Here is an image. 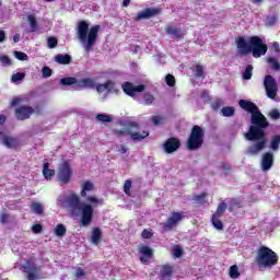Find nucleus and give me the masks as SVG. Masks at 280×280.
<instances>
[{"instance_id": "19", "label": "nucleus", "mask_w": 280, "mask_h": 280, "mask_svg": "<svg viewBox=\"0 0 280 280\" xmlns=\"http://www.w3.org/2000/svg\"><path fill=\"white\" fill-rule=\"evenodd\" d=\"M77 89H95V81L91 78L77 80Z\"/></svg>"}, {"instance_id": "17", "label": "nucleus", "mask_w": 280, "mask_h": 280, "mask_svg": "<svg viewBox=\"0 0 280 280\" xmlns=\"http://www.w3.org/2000/svg\"><path fill=\"white\" fill-rule=\"evenodd\" d=\"M132 128L138 130L139 124H137L135 121H129L127 124V129H114V135H115V137H126L127 135L130 133V130H132Z\"/></svg>"}, {"instance_id": "53", "label": "nucleus", "mask_w": 280, "mask_h": 280, "mask_svg": "<svg viewBox=\"0 0 280 280\" xmlns=\"http://www.w3.org/2000/svg\"><path fill=\"white\" fill-rule=\"evenodd\" d=\"M222 107V100L217 98L212 104H211V108H213L214 110H220V108Z\"/></svg>"}, {"instance_id": "30", "label": "nucleus", "mask_w": 280, "mask_h": 280, "mask_svg": "<svg viewBox=\"0 0 280 280\" xmlns=\"http://www.w3.org/2000/svg\"><path fill=\"white\" fill-rule=\"evenodd\" d=\"M221 217H211V222L212 225L214 226V229H217V231H224V223H222V220H220Z\"/></svg>"}, {"instance_id": "43", "label": "nucleus", "mask_w": 280, "mask_h": 280, "mask_svg": "<svg viewBox=\"0 0 280 280\" xmlns=\"http://www.w3.org/2000/svg\"><path fill=\"white\" fill-rule=\"evenodd\" d=\"M14 56L18 60H21L22 62L30 60V57L27 56V54L23 51H14Z\"/></svg>"}, {"instance_id": "9", "label": "nucleus", "mask_w": 280, "mask_h": 280, "mask_svg": "<svg viewBox=\"0 0 280 280\" xmlns=\"http://www.w3.org/2000/svg\"><path fill=\"white\" fill-rule=\"evenodd\" d=\"M183 220H185V212H172L171 217L164 223V231H172L175 226H178V223L183 222Z\"/></svg>"}, {"instance_id": "5", "label": "nucleus", "mask_w": 280, "mask_h": 280, "mask_svg": "<svg viewBox=\"0 0 280 280\" xmlns=\"http://www.w3.org/2000/svg\"><path fill=\"white\" fill-rule=\"evenodd\" d=\"M255 260L258 268H272V266L279 264V256L269 247L260 246L257 250Z\"/></svg>"}, {"instance_id": "32", "label": "nucleus", "mask_w": 280, "mask_h": 280, "mask_svg": "<svg viewBox=\"0 0 280 280\" xmlns=\"http://www.w3.org/2000/svg\"><path fill=\"white\" fill-rule=\"evenodd\" d=\"M27 21L31 26V32H38V22L36 21V16L30 14L27 15Z\"/></svg>"}, {"instance_id": "18", "label": "nucleus", "mask_w": 280, "mask_h": 280, "mask_svg": "<svg viewBox=\"0 0 280 280\" xmlns=\"http://www.w3.org/2000/svg\"><path fill=\"white\" fill-rule=\"evenodd\" d=\"M174 277V267L171 265H163L160 271L161 280H172Z\"/></svg>"}, {"instance_id": "51", "label": "nucleus", "mask_w": 280, "mask_h": 280, "mask_svg": "<svg viewBox=\"0 0 280 280\" xmlns=\"http://www.w3.org/2000/svg\"><path fill=\"white\" fill-rule=\"evenodd\" d=\"M19 104H23V98L21 96H15L12 98L10 107L14 108V106H19Z\"/></svg>"}, {"instance_id": "28", "label": "nucleus", "mask_w": 280, "mask_h": 280, "mask_svg": "<svg viewBox=\"0 0 280 280\" xmlns=\"http://www.w3.org/2000/svg\"><path fill=\"white\" fill-rule=\"evenodd\" d=\"M105 91H107V93H115L116 95L119 93V89L115 88V81L113 80L105 82Z\"/></svg>"}, {"instance_id": "25", "label": "nucleus", "mask_w": 280, "mask_h": 280, "mask_svg": "<svg viewBox=\"0 0 280 280\" xmlns=\"http://www.w3.org/2000/svg\"><path fill=\"white\" fill-rule=\"evenodd\" d=\"M61 86H73V84L75 85V89H78V79H75L74 77H68V78H62L60 79Z\"/></svg>"}, {"instance_id": "37", "label": "nucleus", "mask_w": 280, "mask_h": 280, "mask_svg": "<svg viewBox=\"0 0 280 280\" xmlns=\"http://www.w3.org/2000/svg\"><path fill=\"white\" fill-rule=\"evenodd\" d=\"M31 208L37 215H43L45 209L43 208V205L39 202H33Z\"/></svg>"}, {"instance_id": "52", "label": "nucleus", "mask_w": 280, "mask_h": 280, "mask_svg": "<svg viewBox=\"0 0 280 280\" xmlns=\"http://www.w3.org/2000/svg\"><path fill=\"white\" fill-rule=\"evenodd\" d=\"M269 117L271 119H275V120L280 119V112H279V109H277V108L271 109L269 112Z\"/></svg>"}, {"instance_id": "47", "label": "nucleus", "mask_w": 280, "mask_h": 280, "mask_svg": "<svg viewBox=\"0 0 280 280\" xmlns=\"http://www.w3.org/2000/svg\"><path fill=\"white\" fill-rule=\"evenodd\" d=\"M0 62L3 67H10L12 65V59L7 55L0 56Z\"/></svg>"}, {"instance_id": "20", "label": "nucleus", "mask_w": 280, "mask_h": 280, "mask_svg": "<svg viewBox=\"0 0 280 280\" xmlns=\"http://www.w3.org/2000/svg\"><path fill=\"white\" fill-rule=\"evenodd\" d=\"M81 187V198H86V194H89L90 191H95V184H93V182L90 180L84 182Z\"/></svg>"}, {"instance_id": "59", "label": "nucleus", "mask_w": 280, "mask_h": 280, "mask_svg": "<svg viewBox=\"0 0 280 280\" xmlns=\"http://www.w3.org/2000/svg\"><path fill=\"white\" fill-rule=\"evenodd\" d=\"M96 91H97V93H104V91H106V85H105V83H100V84H97L96 85Z\"/></svg>"}, {"instance_id": "60", "label": "nucleus", "mask_w": 280, "mask_h": 280, "mask_svg": "<svg viewBox=\"0 0 280 280\" xmlns=\"http://www.w3.org/2000/svg\"><path fill=\"white\" fill-rule=\"evenodd\" d=\"M84 270L82 268H78L75 271V277L77 279H82V277H84Z\"/></svg>"}, {"instance_id": "2", "label": "nucleus", "mask_w": 280, "mask_h": 280, "mask_svg": "<svg viewBox=\"0 0 280 280\" xmlns=\"http://www.w3.org/2000/svg\"><path fill=\"white\" fill-rule=\"evenodd\" d=\"M67 207L70 208V213L73 217H78L81 213L80 224L84 229L91 226L93 223V215L95 213V209L93 205L82 201L80 196L75 192L70 194L67 199Z\"/></svg>"}, {"instance_id": "36", "label": "nucleus", "mask_w": 280, "mask_h": 280, "mask_svg": "<svg viewBox=\"0 0 280 280\" xmlns=\"http://www.w3.org/2000/svg\"><path fill=\"white\" fill-rule=\"evenodd\" d=\"M279 145H280V135H276L271 138V142H270V148L273 151L279 150Z\"/></svg>"}, {"instance_id": "39", "label": "nucleus", "mask_w": 280, "mask_h": 280, "mask_svg": "<svg viewBox=\"0 0 280 280\" xmlns=\"http://www.w3.org/2000/svg\"><path fill=\"white\" fill-rule=\"evenodd\" d=\"M195 75L196 78H205V68L202 67V65L197 63L195 66Z\"/></svg>"}, {"instance_id": "38", "label": "nucleus", "mask_w": 280, "mask_h": 280, "mask_svg": "<svg viewBox=\"0 0 280 280\" xmlns=\"http://www.w3.org/2000/svg\"><path fill=\"white\" fill-rule=\"evenodd\" d=\"M194 200H195V202H197V205L207 203V192H202L201 195L195 196Z\"/></svg>"}, {"instance_id": "8", "label": "nucleus", "mask_w": 280, "mask_h": 280, "mask_svg": "<svg viewBox=\"0 0 280 280\" xmlns=\"http://www.w3.org/2000/svg\"><path fill=\"white\" fill-rule=\"evenodd\" d=\"M264 86L267 93V97H269V100H275V97H277L278 86L277 81L272 75L268 74L265 77Z\"/></svg>"}, {"instance_id": "14", "label": "nucleus", "mask_w": 280, "mask_h": 280, "mask_svg": "<svg viewBox=\"0 0 280 280\" xmlns=\"http://www.w3.org/2000/svg\"><path fill=\"white\" fill-rule=\"evenodd\" d=\"M275 165V154L272 152H266L261 158V170L268 172Z\"/></svg>"}, {"instance_id": "15", "label": "nucleus", "mask_w": 280, "mask_h": 280, "mask_svg": "<svg viewBox=\"0 0 280 280\" xmlns=\"http://www.w3.org/2000/svg\"><path fill=\"white\" fill-rule=\"evenodd\" d=\"M139 253L142 255L140 257V261L141 264H148L150 257H152L154 249H152L150 246L148 245H141L139 247Z\"/></svg>"}, {"instance_id": "61", "label": "nucleus", "mask_w": 280, "mask_h": 280, "mask_svg": "<svg viewBox=\"0 0 280 280\" xmlns=\"http://www.w3.org/2000/svg\"><path fill=\"white\" fill-rule=\"evenodd\" d=\"M222 170H224L225 172H231L232 167L231 164L228 163H222Z\"/></svg>"}, {"instance_id": "58", "label": "nucleus", "mask_w": 280, "mask_h": 280, "mask_svg": "<svg viewBox=\"0 0 280 280\" xmlns=\"http://www.w3.org/2000/svg\"><path fill=\"white\" fill-rule=\"evenodd\" d=\"M162 119L163 118L161 116H153L152 117V122H153L154 126H159V124H161Z\"/></svg>"}, {"instance_id": "16", "label": "nucleus", "mask_w": 280, "mask_h": 280, "mask_svg": "<svg viewBox=\"0 0 280 280\" xmlns=\"http://www.w3.org/2000/svg\"><path fill=\"white\" fill-rule=\"evenodd\" d=\"M166 34H168L172 38H183L187 34V30L174 27L168 25L165 30Z\"/></svg>"}, {"instance_id": "64", "label": "nucleus", "mask_w": 280, "mask_h": 280, "mask_svg": "<svg viewBox=\"0 0 280 280\" xmlns=\"http://www.w3.org/2000/svg\"><path fill=\"white\" fill-rule=\"evenodd\" d=\"M27 279H28V280H35V279H36V273H34V272H28V273H27Z\"/></svg>"}, {"instance_id": "13", "label": "nucleus", "mask_w": 280, "mask_h": 280, "mask_svg": "<svg viewBox=\"0 0 280 280\" xmlns=\"http://www.w3.org/2000/svg\"><path fill=\"white\" fill-rule=\"evenodd\" d=\"M158 14H161V9L147 8L143 11L139 12L133 21L139 22L145 19H152V16H156Z\"/></svg>"}, {"instance_id": "54", "label": "nucleus", "mask_w": 280, "mask_h": 280, "mask_svg": "<svg viewBox=\"0 0 280 280\" xmlns=\"http://www.w3.org/2000/svg\"><path fill=\"white\" fill-rule=\"evenodd\" d=\"M144 102L147 104V106H150V104H152L154 102V95L147 93L144 94Z\"/></svg>"}, {"instance_id": "7", "label": "nucleus", "mask_w": 280, "mask_h": 280, "mask_svg": "<svg viewBox=\"0 0 280 280\" xmlns=\"http://www.w3.org/2000/svg\"><path fill=\"white\" fill-rule=\"evenodd\" d=\"M71 176H73L71 165L68 161H63L61 164H59L58 180H60V183H63V185H67L71 182Z\"/></svg>"}, {"instance_id": "6", "label": "nucleus", "mask_w": 280, "mask_h": 280, "mask_svg": "<svg viewBox=\"0 0 280 280\" xmlns=\"http://www.w3.org/2000/svg\"><path fill=\"white\" fill-rule=\"evenodd\" d=\"M205 143V129L202 127L195 125L191 128L190 136L186 142L187 149L192 150H200L202 144Z\"/></svg>"}, {"instance_id": "55", "label": "nucleus", "mask_w": 280, "mask_h": 280, "mask_svg": "<svg viewBox=\"0 0 280 280\" xmlns=\"http://www.w3.org/2000/svg\"><path fill=\"white\" fill-rule=\"evenodd\" d=\"M86 202H90V205H100V199L95 196H88Z\"/></svg>"}, {"instance_id": "63", "label": "nucleus", "mask_w": 280, "mask_h": 280, "mask_svg": "<svg viewBox=\"0 0 280 280\" xmlns=\"http://www.w3.org/2000/svg\"><path fill=\"white\" fill-rule=\"evenodd\" d=\"M33 109H34L35 115H43V108L37 106V107L33 108Z\"/></svg>"}, {"instance_id": "33", "label": "nucleus", "mask_w": 280, "mask_h": 280, "mask_svg": "<svg viewBox=\"0 0 280 280\" xmlns=\"http://www.w3.org/2000/svg\"><path fill=\"white\" fill-rule=\"evenodd\" d=\"M226 213V203L221 202L219 203L217 211L212 214L214 218H221V215H224Z\"/></svg>"}, {"instance_id": "10", "label": "nucleus", "mask_w": 280, "mask_h": 280, "mask_svg": "<svg viewBox=\"0 0 280 280\" xmlns=\"http://www.w3.org/2000/svg\"><path fill=\"white\" fill-rule=\"evenodd\" d=\"M34 114V107L30 105H21L15 108L14 115L18 121H25L26 119H30Z\"/></svg>"}, {"instance_id": "42", "label": "nucleus", "mask_w": 280, "mask_h": 280, "mask_svg": "<svg viewBox=\"0 0 280 280\" xmlns=\"http://www.w3.org/2000/svg\"><path fill=\"white\" fill-rule=\"evenodd\" d=\"M0 224H10V213L7 211L0 213Z\"/></svg>"}, {"instance_id": "4", "label": "nucleus", "mask_w": 280, "mask_h": 280, "mask_svg": "<svg viewBox=\"0 0 280 280\" xmlns=\"http://www.w3.org/2000/svg\"><path fill=\"white\" fill-rule=\"evenodd\" d=\"M101 27L102 26L100 25H93L91 27V24L84 20L78 23L77 36L79 40L84 45L85 51H91V49L95 47V44L97 43V38L100 36L98 34Z\"/></svg>"}, {"instance_id": "50", "label": "nucleus", "mask_w": 280, "mask_h": 280, "mask_svg": "<svg viewBox=\"0 0 280 280\" xmlns=\"http://www.w3.org/2000/svg\"><path fill=\"white\" fill-rule=\"evenodd\" d=\"M22 80H25V73L23 72H16L12 75V82H21Z\"/></svg>"}, {"instance_id": "44", "label": "nucleus", "mask_w": 280, "mask_h": 280, "mask_svg": "<svg viewBox=\"0 0 280 280\" xmlns=\"http://www.w3.org/2000/svg\"><path fill=\"white\" fill-rule=\"evenodd\" d=\"M47 45L49 49H56L58 47V38L56 37H48Z\"/></svg>"}, {"instance_id": "48", "label": "nucleus", "mask_w": 280, "mask_h": 280, "mask_svg": "<svg viewBox=\"0 0 280 280\" xmlns=\"http://www.w3.org/2000/svg\"><path fill=\"white\" fill-rule=\"evenodd\" d=\"M153 235H154V233H152V229H144L143 231H142V233H141V237L143 238V240H152V237H153Z\"/></svg>"}, {"instance_id": "40", "label": "nucleus", "mask_w": 280, "mask_h": 280, "mask_svg": "<svg viewBox=\"0 0 280 280\" xmlns=\"http://www.w3.org/2000/svg\"><path fill=\"white\" fill-rule=\"evenodd\" d=\"M267 62L270 63V67L273 71H279L280 69V63L279 61H277V59L275 57H269Z\"/></svg>"}, {"instance_id": "23", "label": "nucleus", "mask_w": 280, "mask_h": 280, "mask_svg": "<svg viewBox=\"0 0 280 280\" xmlns=\"http://www.w3.org/2000/svg\"><path fill=\"white\" fill-rule=\"evenodd\" d=\"M244 201L241 198H232L229 202V211L233 213L236 209H242Z\"/></svg>"}, {"instance_id": "3", "label": "nucleus", "mask_w": 280, "mask_h": 280, "mask_svg": "<svg viewBox=\"0 0 280 280\" xmlns=\"http://www.w3.org/2000/svg\"><path fill=\"white\" fill-rule=\"evenodd\" d=\"M236 49L240 56L253 54L254 58H261V56L268 54V45L257 35L248 37L247 40L243 36H238L236 38Z\"/></svg>"}, {"instance_id": "24", "label": "nucleus", "mask_w": 280, "mask_h": 280, "mask_svg": "<svg viewBox=\"0 0 280 280\" xmlns=\"http://www.w3.org/2000/svg\"><path fill=\"white\" fill-rule=\"evenodd\" d=\"M43 176L46 178V180H51V178H54V176H56V171L49 168V163L48 162L44 163Z\"/></svg>"}, {"instance_id": "31", "label": "nucleus", "mask_w": 280, "mask_h": 280, "mask_svg": "<svg viewBox=\"0 0 280 280\" xmlns=\"http://www.w3.org/2000/svg\"><path fill=\"white\" fill-rule=\"evenodd\" d=\"M229 275L231 279H240V277L242 276V273L240 272V267H237V265L231 266Z\"/></svg>"}, {"instance_id": "26", "label": "nucleus", "mask_w": 280, "mask_h": 280, "mask_svg": "<svg viewBox=\"0 0 280 280\" xmlns=\"http://www.w3.org/2000/svg\"><path fill=\"white\" fill-rule=\"evenodd\" d=\"M3 143L9 149L19 148V140H16L15 138H12V137L3 138Z\"/></svg>"}, {"instance_id": "11", "label": "nucleus", "mask_w": 280, "mask_h": 280, "mask_svg": "<svg viewBox=\"0 0 280 280\" xmlns=\"http://www.w3.org/2000/svg\"><path fill=\"white\" fill-rule=\"evenodd\" d=\"M180 149V139L176 137H171L165 140L163 143V150L166 154H174V152H178Z\"/></svg>"}, {"instance_id": "21", "label": "nucleus", "mask_w": 280, "mask_h": 280, "mask_svg": "<svg viewBox=\"0 0 280 280\" xmlns=\"http://www.w3.org/2000/svg\"><path fill=\"white\" fill-rule=\"evenodd\" d=\"M91 242L95 246L102 243V229L100 228L92 229Z\"/></svg>"}, {"instance_id": "29", "label": "nucleus", "mask_w": 280, "mask_h": 280, "mask_svg": "<svg viewBox=\"0 0 280 280\" xmlns=\"http://www.w3.org/2000/svg\"><path fill=\"white\" fill-rule=\"evenodd\" d=\"M55 235L57 237H65L67 235V226L62 223L57 224L55 228Z\"/></svg>"}, {"instance_id": "12", "label": "nucleus", "mask_w": 280, "mask_h": 280, "mask_svg": "<svg viewBox=\"0 0 280 280\" xmlns=\"http://www.w3.org/2000/svg\"><path fill=\"white\" fill-rule=\"evenodd\" d=\"M122 91L124 93H126V95H128L129 97H135V95H137V93H143V91H145V85L140 84V85H133L130 82H125L122 84Z\"/></svg>"}, {"instance_id": "45", "label": "nucleus", "mask_w": 280, "mask_h": 280, "mask_svg": "<svg viewBox=\"0 0 280 280\" xmlns=\"http://www.w3.org/2000/svg\"><path fill=\"white\" fill-rule=\"evenodd\" d=\"M130 189H132V180L127 179L124 184V191L126 196H131Z\"/></svg>"}, {"instance_id": "46", "label": "nucleus", "mask_w": 280, "mask_h": 280, "mask_svg": "<svg viewBox=\"0 0 280 280\" xmlns=\"http://www.w3.org/2000/svg\"><path fill=\"white\" fill-rule=\"evenodd\" d=\"M165 82L167 86H176V78L174 77V74H167L165 77Z\"/></svg>"}, {"instance_id": "34", "label": "nucleus", "mask_w": 280, "mask_h": 280, "mask_svg": "<svg viewBox=\"0 0 280 280\" xmlns=\"http://www.w3.org/2000/svg\"><path fill=\"white\" fill-rule=\"evenodd\" d=\"M221 113H222L223 117H233V115H235V107L224 106V107H222Z\"/></svg>"}, {"instance_id": "49", "label": "nucleus", "mask_w": 280, "mask_h": 280, "mask_svg": "<svg viewBox=\"0 0 280 280\" xmlns=\"http://www.w3.org/2000/svg\"><path fill=\"white\" fill-rule=\"evenodd\" d=\"M52 74H54V70H51V68L45 66V67L42 69V75H43V78H51Z\"/></svg>"}, {"instance_id": "41", "label": "nucleus", "mask_w": 280, "mask_h": 280, "mask_svg": "<svg viewBox=\"0 0 280 280\" xmlns=\"http://www.w3.org/2000/svg\"><path fill=\"white\" fill-rule=\"evenodd\" d=\"M253 78V66L248 65L243 72V80H250Z\"/></svg>"}, {"instance_id": "62", "label": "nucleus", "mask_w": 280, "mask_h": 280, "mask_svg": "<svg viewBox=\"0 0 280 280\" xmlns=\"http://www.w3.org/2000/svg\"><path fill=\"white\" fill-rule=\"evenodd\" d=\"M118 151L120 152V154H126V152H128V148H126V145L121 144L119 147Z\"/></svg>"}, {"instance_id": "1", "label": "nucleus", "mask_w": 280, "mask_h": 280, "mask_svg": "<svg viewBox=\"0 0 280 280\" xmlns=\"http://www.w3.org/2000/svg\"><path fill=\"white\" fill-rule=\"evenodd\" d=\"M238 104L243 110H246L252 115V125L249 126L248 131L245 133V138L247 141H256L254 144L247 148L246 153L250 156H257L259 152L266 149V144L268 143L266 129L270 127V122L268 121V118L261 114V110H259V107L255 103L241 100Z\"/></svg>"}, {"instance_id": "56", "label": "nucleus", "mask_w": 280, "mask_h": 280, "mask_svg": "<svg viewBox=\"0 0 280 280\" xmlns=\"http://www.w3.org/2000/svg\"><path fill=\"white\" fill-rule=\"evenodd\" d=\"M173 255L177 258L183 257V248L175 246L173 249Z\"/></svg>"}, {"instance_id": "57", "label": "nucleus", "mask_w": 280, "mask_h": 280, "mask_svg": "<svg viewBox=\"0 0 280 280\" xmlns=\"http://www.w3.org/2000/svg\"><path fill=\"white\" fill-rule=\"evenodd\" d=\"M32 231H33V233H35V234L43 233V225H40L39 223L34 224V225L32 226Z\"/></svg>"}, {"instance_id": "35", "label": "nucleus", "mask_w": 280, "mask_h": 280, "mask_svg": "<svg viewBox=\"0 0 280 280\" xmlns=\"http://www.w3.org/2000/svg\"><path fill=\"white\" fill-rule=\"evenodd\" d=\"M96 119L97 121H101V124H110V121H113V116L106 114H97Z\"/></svg>"}, {"instance_id": "27", "label": "nucleus", "mask_w": 280, "mask_h": 280, "mask_svg": "<svg viewBox=\"0 0 280 280\" xmlns=\"http://www.w3.org/2000/svg\"><path fill=\"white\" fill-rule=\"evenodd\" d=\"M129 135H130L132 141H143V139H145L150 135V132L143 131L142 133H140V132H132L130 130Z\"/></svg>"}, {"instance_id": "22", "label": "nucleus", "mask_w": 280, "mask_h": 280, "mask_svg": "<svg viewBox=\"0 0 280 280\" xmlns=\"http://www.w3.org/2000/svg\"><path fill=\"white\" fill-rule=\"evenodd\" d=\"M73 58L69 54H58L55 57V62H58V65H71Z\"/></svg>"}]
</instances>
